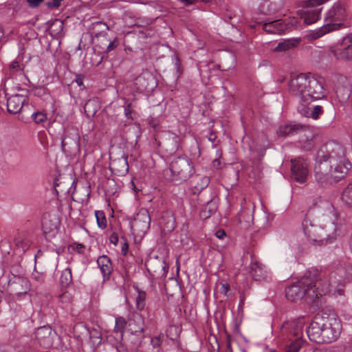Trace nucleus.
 <instances>
[{"label":"nucleus","mask_w":352,"mask_h":352,"mask_svg":"<svg viewBox=\"0 0 352 352\" xmlns=\"http://www.w3.org/2000/svg\"><path fill=\"white\" fill-rule=\"evenodd\" d=\"M72 283V270L69 268L64 270L60 277V283L62 287H67Z\"/></svg>","instance_id":"nucleus-27"},{"label":"nucleus","mask_w":352,"mask_h":352,"mask_svg":"<svg viewBox=\"0 0 352 352\" xmlns=\"http://www.w3.org/2000/svg\"><path fill=\"white\" fill-rule=\"evenodd\" d=\"M220 292L225 296H226L230 291V285L226 281H221L220 282Z\"/></svg>","instance_id":"nucleus-38"},{"label":"nucleus","mask_w":352,"mask_h":352,"mask_svg":"<svg viewBox=\"0 0 352 352\" xmlns=\"http://www.w3.org/2000/svg\"><path fill=\"white\" fill-rule=\"evenodd\" d=\"M304 323L302 320H294L285 322L280 328L278 336L285 340L289 329H294V335L296 338L287 346L286 352H298L302 348L304 341L302 339Z\"/></svg>","instance_id":"nucleus-7"},{"label":"nucleus","mask_w":352,"mask_h":352,"mask_svg":"<svg viewBox=\"0 0 352 352\" xmlns=\"http://www.w3.org/2000/svg\"><path fill=\"white\" fill-rule=\"evenodd\" d=\"M214 234L219 239H223L226 235L225 230L223 229L218 230Z\"/></svg>","instance_id":"nucleus-46"},{"label":"nucleus","mask_w":352,"mask_h":352,"mask_svg":"<svg viewBox=\"0 0 352 352\" xmlns=\"http://www.w3.org/2000/svg\"><path fill=\"white\" fill-rule=\"evenodd\" d=\"M131 186H132V187H133V190L135 192H138V189H137V188L135 187V185L134 182H131Z\"/></svg>","instance_id":"nucleus-54"},{"label":"nucleus","mask_w":352,"mask_h":352,"mask_svg":"<svg viewBox=\"0 0 352 352\" xmlns=\"http://www.w3.org/2000/svg\"><path fill=\"white\" fill-rule=\"evenodd\" d=\"M129 249V245L125 239H124V243L122 244V254L125 256L127 254Z\"/></svg>","instance_id":"nucleus-45"},{"label":"nucleus","mask_w":352,"mask_h":352,"mask_svg":"<svg viewBox=\"0 0 352 352\" xmlns=\"http://www.w3.org/2000/svg\"><path fill=\"white\" fill-rule=\"evenodd\" d=\"M338 221H325L324 224L320 221H304L303 230L307 236L319 245L327 243L328 240L335 239L340 234L338 230L340 225Z\"/></svg>","instance_id":"nucleus-5"},{"label":"nucleus","mask_w":352,"mask_h":352,"mask_svg":"<svg viewBox=\"0 0 352 352\" xmlns=\"http://www.w3.org/2000/svg\"><path fill=\"white\" fill-rule=\"evenodd\" d=\"M134 289L138 293V296L135 299L136 308L138 310L142 311L144 309L146 305V292L141 290L138 286H134Z\"/></svg>","instance_id":"nucleus-26"},{"label":"nucleus","mask_w":352,"mask_h":352,"mask_svg":"<svg viewBox=\"0 0 352 352\" xmlns=\"http://www.w3.org/2000/svg\"><path fill=\"white\" fill-rule=\"evenodd\" d=\"M164 232H169L174 230L175 227V221H166L164 225H160Z\"/></svg>","instance_id":"nucleus-34"},{"label":"nucleus","mask_w":352,"mask_h":352,"mask_svg":"<svg viewBox=\"0 0 352 352\" xmlns=\"http://www.w3.org/2000/svg\"><path fill=\"white\" fill-rule=\"evenodd\" d=\"M329 0H307L305 1L303 8L298 14L307 25L316 23L320 18L322 8L320 6Z\"/></svg>","instance_id":"nucleus-8"},{"label":"nucleus","mask_w":352,"mask_h":352,"mask_svg":"<svg viewBox=\"0 0 352 352\" xmlns=\"http://www.w3.org/2000/svg\"><path fill=\"white\" fill-rule=\"evenodd\" d=\"M331 352H352V345L346 344L343 346L333 348L331 350Z\"/></svg>","instance_id":"nucleus-36"},{"label":"nucleus","mask_w":352,"mask_h":352,"mask_svg":"<svg viewBox=\"0 0 352 352\" xmlns=\"http://www.w3.org/2000/svg\"><path fill=\"white\" fill-rule=\"evenodd\" d=\"M322 217L329 220H334L338 218H342L341 214L330 204H327L323 211Z\"/></svg>","instance_id":"nucleus-24"},{"label":"nucleus","mask_w":352,"mask_h":352,"mask_svg":"<svg viewBox=\"0 0 352 352\" xmlns=\"http://www.w3.org/2000/svg\"><path fill=\"white\" fill-rule=\"evenodd\" d=\"M146 223H147L146 226H147V228H148V227H149V225H150V221H147Z\"/></svg>","instance_id":"nucleus-59"},{"label":"nucleus","mask_w":352,"mask_h":352,"mask_svg":"<svg viewBox=\"0 0 352 352\" xmlns=\"http://www.w3.org/2000/svg\"><path fill=\"white\" fill-rule=\"evenodd\" d=\"M283 24L286 25V30L296 25L297 24V20L294 17H290L287 19V21H283Z\"/></svg>","instance_id":"nucleus-40"},{"label":"nucleus","mask_w":352,"mask_h":352,"mask_svg":"<svg viewBox=\"0 0 352 352\" xmlns=\"http://www.w3.org/2000/svg\"><path fill=\"white\" fill-rule=\"evenodd\" d=\"M291 164V170L294 179L299 183L305 182L309 174L307 160L303 157H298L292 160Z\"/></svg>","instance_id":"nucleus-11"},{"label":"nucleus","mask_w":352,"mask_h":352,"mask_svg":"<svg viewBox=\"0 0 352 352\" xmlns=\"http://www.w3.org/2000/svg\"><path fill=\"white\" fill-rule=\"evenodd\" d=\"M131 335L129 340L133 344V347L138 349L140 346L144 338V320L141 315L134 314L133 322L129 321Z\"/></svg>","instance_id":"nucleus-10"},{"label":"nucleus","mask_w":352,"mask_h":352,"mask_svg":"<svg viewBox=\"0 0 352 352\" xmlns=\"http://www.w3.org/2000/svg\"><path fill=\"white\" fill-rule=\"evenodd\" d=\"M11 289L18 296L25 295L28 291V281L26 279L18 278L10 285Z\"/></svg>","instance_id":"nucleus-21"},{"label":"nucleus","mask_w":352,"mask_h":352,"mask_svg":"<svg viewBox=\"0 0 352 352\" xmlns=\"http://www.w3.org/2000/svg\"><path fill=\"white\" fill-rule=\"evenodd\" d=\"M351 167L344 146L329 142L317 153L314 166V177L320 186H326L343 178Z\"/></svg>","instance_id":"nucleus-1"},{"label":"nucleus","mask_w":352,"mask_h":352,"mask_svg":"<svg viewBox=\"0 0 352 352\" xmlns=\"http://www.w3.org/2000/svg\"><path fill=\"white\" fill-rule=\"evenodd\" d=\"M250 269V273L256 281H261L267 278V272L264 269V266L259 262H252Z\"/></svg>","instance_id":"nucleus-20"},{"label":"nucleus","mask_w":352,"mask_h":352,"mask_svg":"<svg viewBox=\"0 0 352 352\" xmlns=\"http://www.w3.org/2000/svg\"><path fill=\"white\" fill-rule=\"evenodd\" d=\"M261 12L265 13V14L267 13V12H265L264 10H261Z\"/></svg>","instance_id":"nucleus-62"},{"label":"nucleus","mask_w":352,"mask_h":352,"mask_svg":"<svg viewBox=\"0 0 352 352\" xmlns=\"http://www.w3.org/2000/svg\"><path fill=\"white\" fill-rule=\"evenodd\" d=\"M85 246L77 242H74L67 247V250L70 254H84Z\"/></svg>","instance_id":"nucleus-30"},{"label":"nucleus","mask_w":352,"mask_h":352,"mask_svg":"<svg viewBox=\"0 0 352 352\" xmlns=\"http://www.w3.org/2000/svg\"><path fill=\"white\" fill-rule=\"evenodd\" d=\"M329 51L336 60L352 59V37L347 36L336 47H331Z\"/></svg>","instance_id":"nucleus-12"},{"label":"nucleus","mask_w":352,"mask_h":352,"mask_svg":"<svg viewBox=\"0 0 352 352\" xmlns=\"http://www.w3.org/2000/svg\"><path fill=\"white\" fill-rule=\"evenodd\" d=\"M342 201L345 205L352 207V182L343 190Z\"/></svg>","instance_id":"nucleus-28"},{"label":"nucleus","mask_w":352,"mask_h":352,"mask_svg":"<svg viewBox=\"0 0 352 352\" xmlns=\"http://www.w3.org/2000/svg\"><path fill=\"white\" fill-rule=\"evenodd\" d=\"M263 29L271 34H283L286 30V25L280 20L265 21L263 24Z\"/></svg>","instance_id":"nucleus-19"},{"label":"nucleus","mask_w":352,"mask_h":352,"mask_svg":"<svg viewBox=\"0 0 352 352\" xmlns=\"http://www.w3.org/2000/svg\"><path fill=\"white\" fill-rule=\"evenodd\" d=\"M15 245L19 250L25 252L29 249L30 246V242L27 239H23L19 237L15 239Z\"/></svg>","instance_id":"nucleus-32"},{"label":"nucleus","mask_w":352,"mask_h":352,"mask_svg":"<svg viewBox=\"0 0 352 352\" xmlns=\"http://www.w3.org/2000/svg\"><path fill=\"white\" fill-rule=\"evenodd\" d=\"M34 333L35 338L41 346L45 349L52 346L53 335L51 327L48 325L40 327L36 329Z\"/></svg>","instance_id":"nucleus-14"},{"label":"nucleus","mask_w":352,"mask_h":352,"mask_svg":"<svg viewBox=\"0 0 352 352\" xmlns=\"http://www.w3.org/2000/svg\"><path fill=\"white\" fill-rule=\"evenodd\" d=\"M344 18V8L340 5H334L325 14V24L311 31L309 36L312 39H316L327 33L340 29L342 25L340 21Z\"/></svg>","instance_id":"nucleus-6"},{"label":"nucleus","mask_w":352,"mask_h":352,"mask_svg":"<svg viewBox=\"0 0 352 352\" xmlns=\"http://www.w3.org/2000/svg\"><path fill=\"white\" fill-rule=\"evenodd\" d=\"M131 109H130V104H127L125 107H124V114L125 116L129 118H131Z\"/></svg>","instance_id":"nucleus-51"},{"label":"nucleus","mask_w":352,"mask_h":352,"mask_svg":"<svg viewBox=\"0 0 352 352\" xmlns=\"http://www.w3.org/2000/svg\"><path fill=\"white\" fill-rule=\"evenodd\" d=\"M243 352H246V351L244 350Z\"/></svg>","instance_id":"nucleus-63"},{"label":"nucleus","mask_w":352,"mask_h":352,"mask_svg":"<svg viewBox=\"0 0 352 352\" xmlns=\"http://www.w3.org/2000/svg\"><path fill=\"white\" fill-rule=\"evenodd\" d=\"M293 332H294V329L293 328L289 329L287 331V335L285 336V339L292 340V338H294V339L296 338V336L294 335Z\"/></svg>","instance_id":"nucleus-49"},{"label":"nucleus","mask_w":352,"mask_h":352,"mask_svg":"<svg viewBox=\"0 0 352 352\" xmlns=\"http://www.w3.org/2000/svg\"><path fill=\"white\" fill-rule=\"evenodd\" d=\"M164 336L163 335H160L157 336H155L151 340V342L154 348L158 347L161 345L162 341Z\"/></svg>","instance_id":"nucleus-37"},{"label":"nucleus","mask_w":352,"mask_h":352,"mask_svg":"<svg viewBox=\"0 0 352 352\" xmlns=\"http://www.w3.org/2000/svg\"><path fill=\"white\" fill-rule=\"evenodd\" d=\"M27 2L31 7H36L42 2L45 3V0H27Z\"/></svg>","instance_id":"nucleus-42"},{"label":"nucleus","mask_w":352,"mask_h":352,"mask_svg":"<svg viewBox=\"0 0 352 352\" xmlns=\"http://www.w3.org/2000/svg\"><path fill=\"white\" fill-rule=\"evenodd\" d=\"M210 208H211V204H208V206H206L204 208V210L201 212V218H203L204 219H208L210 217V215H206V212H207V210L208 212L210 211Z\"/></svg>","instance_id":"nucleus-43"},{"label":"nucleus","mask_w":352,"mask_h":352,"mask_svg":"<svg viewBox=\"0 0 352 352\" xmlns=\"http://www.w3.org/2000/svg\"><path fill=\"white\" fill-rule=\"evenodd\" d=\"M147 219H150L151 217L148 210L144 208H141L138 212L136 217H135V220H146Z\"/></svg>","instance_id":"nucleus-33"},{"label":"nucleus","mask_w":352,"mask_h":352,"mask_svg":"<svg viewBox=\"0 0 352 352\" xmlns=\"http://www.w3.org/2000/svg\"><path fill=\"white\" fill-rule=\"evenodd\" d=\"M127 322L124 318L118 316L116 318L114 331L116 333H122L126 326Z\"/></svg>","instance_id":"nucleus-31"},{"label":"nucleus","mask_w":352,"mask_h":352,"mask_svg":"<svg viewBox=\"0 0 352 352\" xmlns=\"http://www.w3.org/2000/svg\"><path fill=\"white\" fill-rule=\"evenodd\" d=\"M32 118L34 120V122L38 124L45 121V120L47 118L46 115L42 112L34 113L32 115Z\"/></svg>","instance_id":"nucleus-35"},{"label":"nucleus","mask_w":352,"mask_h":352,"mask_svg":"<svg viewBox=\"0 0 352 352\" xmlns=\"http://www.w3.org/2000/svg\"><path fill=\"white\" fill-rule=\"evenodd\" d=\"M110 217H113V214H112V212H110Z\"/></svg>","instance_id":"nucleus-61"},{"label":"nucleus","mask_w":352,"mask_h":352,"mask_svg":"<svg viewBox=\"0 0 352 352\" xmlns=\"http://www.w3.org/2000/svg\"><path fill=\"white\" fill-rule=\"evenodd\" d=\"M75 82H76V84L79 86V87H81L83 85V79H82V77L80 76V75H77L76 76V79H75Z\"/></svg>","instance_id":"nucleus-50"},{"label":"nucleus","mask_w":352,"mask_h":352,"mask_svg":"<svg viewBox=\"0 0 352 352\" xmlns=\"http://www.w3.org/2000/svg\"><path fill=\"white\" fill-rule=\"evenodd\" d=\"M342 324L334 312L322 310L317 313L310 323L307 333L316 343H330L340 336Z\"/></svg>","instance_id":"nucleus-4"},{"label":"nucleus","mask_w":352,"mask_h":352,"mask_svg":"<svg viewBox=\"0 0 352 352\" xmlns=\"http://www.w3.org/2000/svg\"><path fill=\"white\" fill-rule=\"evenodd\" d=\"M116 42H117V39L115 38L113 41H111L109 43V44L107 46V51L108 52H111V50H113V49L116 48V47L117 46Z\"/></svg>","instance_id":"nucleus-47"},{"label":"nucleus","mask_w":352,"mask_h":352,"mask_svg":"<svg viewBox=\"0 0 352 352\" xmlns=\"http://www.w3.org/2000/svg\"><path fill=\"white\" fill-rule=\"evenodd\" d=\"M298 129V126L295 124H287L281 125L277 129V134L280 137L286 136L296 132Z\"/></svg>","instance_id":"nucleus-25"},{"label":"nucleus","mask_w":352,"mask_h":352,"mask_svg":"<svg viewBox=\"0 0 352 352\" xmlns=\"http://www.w3.org/2000/svg\"><path fill=\"white\" fill-rule=\"evenodd\" d=\"M109 241L114 245H117L119 241V238L118 234L116 232H113L111 234L109 237Z\"/></svg>","instance_id":"nucleus-41"},{"label":"nucleus","mask_w":352,"mask_h":352,"mask_svg":"<svg viewBox=\"0 0 352 352\" xmlns=\"http://www.w3.org/2000/svg\"><path fill=\"white\" fill-rule=\"evenodd\" d=\"M95 216H96V220H106V217H105L104 212L101 210H96Z\"/></svg>","instance_id":"nucleus-44"},{"label":"nucleus","mask_w":352,"mask_h":352,"mask_svg":"<svg viewBox=\"0 0 352 352\" xmlns=\"http://www.w3.org/2000/svg\"><path fill=\"white\" fill-rule=\"evenodd\" d=\"M123 162H124V164L126 166V170L127 171V170H128V164H127V160H124Z\"/></svg>","instance_id":"nucleus-57"},{"label":"nucleus","mask_w":352,"mask_h":352,"mask_svg":"<svg viewBox=\"0 0 352 352\" xmlns=\"http://www.w3.org/2000/svg\"><path fill=\"white\" fill-rule=\"evenodd\" d=\"M63 0H45V4L49 8H57Z\"/></svg>","instance_id":"nucleus-39"},{"label":"nucleus","mask_w":352,"mask_h":352,"mask_svg":"<svg viewBox=\"0 0 352 352\" xmlns=\"http://www.w3.org/2000/svg\"><path fill=\"white\" fill-rule=\"evenodd\" d=\"M289 88L290 93L297 97L301 102L298 107L300 114L317 120L323 113V108L320 105L305 107L306 104L322 99L327 95L323 78L301 74L290 80Z\"/></svg>","instance_id":"nucleus-2"},{"label":"nucleus","mask_w":352,"mask_h":352,"mask_svg":"<svg viewBox=\"0 0 352 352\" xmlns=\"http://www.w3.org/2000/svg\"><path fill=\"white\" fill-rule=\"evenodd\" d=\"M135 85L139 91L149 93L157 87V82L151 74L145 72L135 78Z\"/></svg>","instance_id":"nucleus-13"},{"label":"nucleus","mask_w":352,"mask_h":352,"mask_svg":"<svg viewBox=\"0 0 352 352\" xmlns=\"http://www.w3.org/2000/svg\"><path fill=\"white\" fill-rule=\"evenodd\" d=\"M133 226H133V224H131V229H133Z\"/></svg>","instance_id":"nucleus-60"},{"label":"nucleus","mask_w":352,"mask_h":352,"mask_svg":"<svg viewBox=\"0 0 352 352\" xmlns=\"http://www.w3.org/2000/svg\"><path fill=\"white\" fill-rule=\"evenodd\" d=\"M212 164H213V166L215 167L217 166H219L220 164V162H219V160H215L213 161Z\"/></svg>","instance_id":"nucleus-53"},{"label":"nucleus","mask_w":352,"mask_h":352,"mask_svg":"<svg viewBox=\"0 0 352 352\" xmlns=\"http://www.w3.org/2000/svg\"><path fill=\"white\" fill-rule=\"evenodd\" d=\"M9 78L6 80L5 86L10 85L11 79H16L18 81H23L25 78V72L19 63V60L13 61L9 67Z\"/></svg>","instance_id":"nucleus-17"},{"label":"nucleus","mask_w":352,"mask_h":352,"mask_svg":"<svg viewBox=\"0 0 352 352\" xmlns=\"http://www.w3.org/2000/svg\"><path fill=\"white\" fill-rule=\"evenodd\" d=\"M151 270L154 273L164 274L168 272V267L164 258H155L149 262Z\"/></svg>","instance_id":"nucleus-22"},{"label":"nucleus","mask_w":352,"mask_h":352,"mask_svg":"<svg viewBox=\"0 0 352 352\" xmlns=\"http://www.w3.org/2000/svg\"><path fill=\"white\" fill-rule=\"evenodd\" d=\"M63 23L61 20L59 19L54 20L50 28L51 34L55 36L60 34L63 32Z\"/></svg>","instance_id":"nucleus-29"},{"label":"nucleus","mask_w":352,"mask_h":352,"mask_svg":"<svg viewBox=\"0 0 352 352\" xmlns=\"http://www.w3.org/2000/svg\"><path fill=\"white\" fill-rule=\"evenodd\" d=\"M65 296V294H63L62 295H60V296H59V298H63Z\"/></svg>","instance_id":"nucleus-58"},{"label":"nucleus","mask_w":352,"mask_h":352,"mask_svg":"<svg viewBox=\"0 0 352 352\" xmlns=\"http://www.w3.org/2000/svg\"><path fill=\"white\" fill-rule=\"evenodd\" d=\"M331 283L325 272L316 268L307 270L296 282L285 289L286 298L291 301L305 299L314 301L331 291Z\"/></svg>","instance_id":"nucleus-3"},{"label":"nucleus","mask_w":352,"mask_h":352,"mask_svg":"<svg viewBox=\"0 0 352 352\" xmlns=\"http://www.w3.org/2000/svg\"><path fill=\"white\" fill-rule=\"evenodd\" d=\"M170 170L173 179L181 182L187 180L194 173L189 160L182 157H177L172 162Z\"/></svg>","instance_id":"nucleus-9"},{"label":"nucleus","mask_w":352,"mask_h":352,"mask_svg":"<svg viewBox=\"0 0 352 352\" xmlns=\"http://www.w3.org/2000/svg\"><path fill=\"white\" fill-rule=\"evenodd\" d=\"M299 38H291L280 42L274 48L276 52H285L289 49L296 47L300 43Z\"/></svg>","instance_id":"nucleus-23"},{"label":"nucleus","mask_w":352,"mask_h":352,"mask_svg":"<svg viewBox=\"0 0 352 352\" xmlns=\"http://www.w3.org/2000/svg\"><path fill=\"white\" fill-rule=\"evenodd\" d=\"M25 98L21 94H13L7 100L8 111L12 113H17L22 109Z\"/></svg>","instance_id":"nucleus-18"},{"label":"nucleus","mask_w":352,"mask_h":352,"mask_svg":"<svg viewBox=\"0 0 352 352\" xmlns=\"http://www.w3.org/2000/svg\"><path fill=\"white\" fill-rule=\"evenodd\" d=\"M227 346H228V349H229V351H230V352H232V349L231 343H230V342H228V343Z\"/></svg>","instance_id":"nucleus-56"},{"label":"nucleus","mask_w":352,"mask_h":352,"mask_svg":"<svg viewBox=\"0 0 352 352\" xmlns=\"http://www.w3.org/2000/svg\"><path fill=\"white\" fill-rule=\"evenodd\" d=\"M250 150L252 152V156L254 157H257L258 160H260L261 157H263L264 155V149L260 150V151L258 153H254L252 147H250Z\"/></svg>","instance_id":"nucleus-48"},{"label":"nucleus","mask_w":352,"mask_h":352,"mask_svg":"<svg viewBox=\"0 0 352 352\" xmlns=\"http://www.w3.org/2000/svg\"><path fill=\"white\" fill-rule=\"evenodd\" d=\"M99 228L104 229L107 227V221H97Z\"/></svg>","instance_id":"nucleus-52"},{"label":"nucleus","mask_w":352,"mask_h":352,"mask_svg":"<svg viewBox=\"0 0 352 352\" xmlns=\"http://www.w3.org/2000/svg\"><path fill=\"white\" fill-rule=\"evenodd\" d=\"M60 221H42L43 235L47 241H50L59 232Z\"/></svg>","instance_id":"nucleus-16"},{"label":"nucleus","mask_w":352,"mask_h":352,"mask_svg":"<svg viewBox=\"0 0 352 352\" xmlns=\"http://www.w3.org/2000/svg\"><path fill=\"white\" fill-rule=\"evenodd\" d=\"M97 265L102 274L103 282L109 281L113 272V265L109 257L106 255L100 256L97 259Z\"/></svg>","instance_id":"nucleus-15"},{"label":"nucleus","mask_w":352,"mask_h":352,"mask_svg":"<svg viewBox=\"0 0 352 352\" xmlns=\"http://www.w3.org/2000/svg\"><path fill=\"white\" fill-rule=\"evenodd\" d=\"M3 36V28L0 26V41L1 40Z\"/></svg>","instance_id":"nucleus-55"}]
</instances>
